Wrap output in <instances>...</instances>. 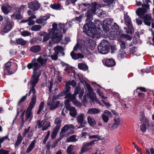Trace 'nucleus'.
Masks as SVG:
<instances>
[{
  "mask_svg": "<svg viewBox=\"0 0 154 154\" xmlns=\"http://www.w3.org/2000/svg\"><path fill=\"white\" fill-rule=\"evenodd\" d=\"M103 4H100L97 3L96 2H94L92 4V8L91 9H89L87 11L86 15L87 18L86 19V23L84 26V29L85 30V32H86L89 35L91 36L94 37V36H96L97 37H98L99 36V34L96 33L97 32L95 31V29H91L94 33L91 32V31H89V29H91V26H93L92 25V23L91 22V20L93 19V16L92 14H95L96 11L97 9L100 8L102 7H103Z\"/></svg>",
  "mask_w": 154,
  "mask_h": 154,
  "instance_id": "obj_1",
  "label": "nucleus"
},
{
  "mask_svg": "<svg viewBox=\"0 0 154 154\" xmlns=\"http://www.w3.org/2000/svg\"><path fill=\"white\" fill-rule=\"evenodd\" d=\"M40 66V65L38 63L36 59H33L31 62L27 65V66L29 69L33 68V75L32 76L30 81L31 86L29 92V96H30L31 93H35V91H36L35 87L38 82L39 76L41 74V70L37 71Z\"/></svg>",
  "mask_w": 154,
  "mask_h": 154,
  "instance_id": "obj_2",
  "label": "nucleus"
},
{
  "mask_svg": "<svg viewBox=\"0 0 154 154\" xmlns=\"http://www.w3.org/2000/svg\"><path fill=\"white\" fill-rule=\"evenodd\" d=\"M52 28L48 30V33H45L43 42L47 41L50 38L53 42L54 43L60 42L61 39L62 33L57 29V25L54 23L52 25Z\"/></svg>",
  "mask_w": 154,
  "mask_h": 154,
  "instance_id": "obj_3",
  "label": "nucleus"
},
{
  "mask_svg": "<svg viewBox=\"0 0 154 154\" xmlns=\"http://www.w3.org/2000/svg\"><path fill=\"white\" fill-rule=\"evenodd\" d=\"M144 4L142 5L141 8H139L136 11L137 14L141 19L144 20V22L146 25L150 26L151 23V17L149 14H146L148 10L149 9V5H148V0H143Z\"/></svg>",
  "mask_w": 154,
  "mask_h": 154,
  "instance_id": "obj_4",
  "label": "nucleus"
},
{
  "mask_svg": "<svg viewBox=\"0 0 154 154\" xmlns=\"http://www.w3.org/2000/svg\"><path fill=\"white\" fill-rule=\"evenodd\" d=\"M35 93L36 91H35V93H31V94H32V97L29 106L27 109L25 113V120H26L28 119H29V122L31 121L32 118V109L34 107L36 103V96L35 95Z\"/></svg>",
  "mask_w": 154,
  "mask_h": 154,
  "instance_id": "obj_5",
  "label": "nucleus"
},
{
  "mask_svg": "<svg viewBox=\"0 0 154 154\" xmlns=\"http://www.w3.org/2000/svg\"><path fill=\"white\" fill-rule=\"evenodd\" d=\"M3 28L2 30V32L7 33L12 29L14 26V23L8 18L4 19L2 23Z\"/></svg>",
  "mask_w": 154,
  "mask_h": 154,
  "instance_id": "obj_6",
  "label": "nucleus"
},
{
  "mask_svg": "<svg viewBox=\"0 0 154 154\" xmlns=\"http://www.w3.org/2000/svg\"><path fill=\"white\" fill-rule=\"evenodd\" d=\"M85 86L88 91V92L87 94L88 97L93 102L94 101L99 104L101 105V103L96 98L95 94L94 92V90L92 88L91 86L88 83L85 82Z\"/></svg>",
  "mask_w": 154,
  "mask_h": 154,
  "instance_id": "obj_7",
  "label": "nucleus"
},
{
  "mask_svg": "<svg viewBox=\"0 0 154 154\" xmlns=\"http://www.w3.org/2000/svg\"><path fill=\"white\" fill-rule=\"evenodd\" d=\"M57 97L55 96H50L48 100L47 104L49 107V109L52 110L57 108L60 103V101H55Z\"/></svg>",
  "mask_w": 154,
  "mask_h": 154,
  "instance_id": "obj_8",
  "label": "nucleus"
},
{
  "mask_svg": "<svg viewBox=\"0 0 154 154\" xmlns=\"http://www.w3.org/2000/svg\"><path fill=\"white\" fill-rule=\"evenodd\" d=\"M17 65L8 62L5 64L4 71L6 74L10 75L14 73L17 69Z\"/></svg>",
  "mask_w": 154,
  "mask_h": 154,
  "instance_id": "obj_9",
  "label": "nucleus"
},
{
  "mask_svg": "<svg viewBox=\"0 0 154 154\" xmlns=\"http://www.w3.org/2000/svg\"><path fill=\"white\" fill-rule=\"evenodd\" d=\"M92 23V25L93 26H91V29H95V31H96V32H97L96 33V34L97 33V34H99V36L98 37H97L96 36H94V37H92L90 35H88V33L86 32H85V30L84 29V28H83V32L85 33L87 35H88L89 36H90V37H91V38H98L100 37V34L99 33H98L97 31V29H96V28H99V27L101 25V22L99 20H95V21H94V23L93 22H91ZM89 31H91V32H93V31L92 30H91V29H89ZM94 33H94V32H93Z\"/></svg>",
  "mask_w": 154,
  "mask_h": 154,
  "instance_id": "obj_10",
  "label": "nucleus"
},
{
  "mask_svg": "<svg viewBox=\"0 0 154 154\" xmlns=\"http://www.w3.org/2000/svg\"><path fill=\"white\" fill-rule=\"evenodd\" d=\"M118 27L117 24L116 23H114L113 25L111 27V28L110 27L108 30L106 31L110 35L109 36L110 39H112L114 38L118 30Z\"/></svg>",
  "mask_w": 154,
  "mask_h": 154,
  "instance_id": "obj_11",
  "label": "nucleus"
},
{
  "mask_svg": "<svg viewBox=\"0 0 154 154\" xmlns=\"http://www.w3.org/2000/svg\"><path fill=\"white\" fill-rule=\"evenodd\" d=\"M98 51L100 53L102 54H105L107 52L109 49V47L107 45L102 42L98 45Z\"/></svg>",
  "mask_w": 154,
  "mask_h": 154,
  "instance_id": "obj_12",
  "label": "nucleus"
},
{
  "mask_svg": "<svg viewBox=\"0 0 154 154\" xmlns=\"http://www.w3.org/2000/svg\"><path fill=\"white\" fill-rule=\"evenodd\" d=\"M95 140L92 141L90 142L85 144L82 147L79 152L80 154H83L84 152L88 151L91 148Z\"/></svg>",
  "mask_w": 154,
  "mask_h": 154,
  "instance_id": "obj_13",
  "label": "nucleus"
},
{
  "mask_svg": "<svg viewBox=\"0 0 154 154\" xmlns=\"http://www.w3.org/2000/svg\"><path fill=\"white\" fill-rule=\"evenodd\" d=\"M76 95L74 94H71L70 93H69L66 94L65 97V98H68V99L65 101L64 104L65 106H67L68 108L69 107L70 105L69 103V102L70 101L73 102V100H75Z\"/></svg>",
  "mask_w": 154,
  "mask_h": 154,
  "instance_id": "obj_14",
  "label": "nucleus"
},
{
  "mask_svg": "<svg viewBox=\"0 0 154 154\" xmlns=\"http://www.w3.org/2000/svg\"><path fill=\"white\" fill-rule=\"evenodd\" d=\"M85 43L89 48L93 50L95 46L96 42L91 39L87 38L85 41Z\"/></svg>",
  "mask_w": 154,
  "mask_h": 154,
  "instance_id": "obj_15",
  "label": "nucleus"
},
{
  "mask_svg": "<svg viewBox=\"0 0 154 154\" xmlns=\"http://www.w3.org/2000/svg\"><path fill=\"white\" fill-rule=\"evenodd\" d=\"M28 7L34 11L38 9L40 7V5L36 1L29 2L28 4Z\"/></svg>",
  "mask_w": 154,
  "mask_h": 154,
  "instance_id": "obj_16",
  "label": "nucleus"
},
{
  "mask_svg": "<svg viewBox=\"0 0 154 154\" xmlns=\"http://www.w3.org/2000/svg\"><path fill=\"white\" fill-rule=\"evenodd\" d=\"M113 120L114 123L111 127L112 130H114L117 128L119 126L121 125L122 124V119L119 118H115Z\"/></svg>",
  "mask_w": 154,
  "mask_h": 154,
  "instance_id": "obj_17",
  "label": "nucleus"
},
{
  "mask_svg": "<svg viewBox=\"0 0 154 154\" xmlns=\"http://www.w3.org/2000/svg\"><path fill=\"white\" fill-rule=\"evenodd\" d=\"M50 17V16L48 15L41 16L38 19L36 20V22L37 23L40 24L43 26L46 23V20L49 19Z\"/></svg>",
  "mask_w": 154,
  "mask_h": 154,
  "instance_id": "obj_18",
  "label": "nucleus"
},
{
  "mask_svg": "<svg viewBox=\"0 0 154 154\" xmlns=\"http://www.w3.org/2000/svg\"><path fill=\"white\" fill-rule=\"evenodd\" d=\"M112 23V21L110 19H107L103 21V27L105 31L109 30Z\"/></svg>",
  "mask_w": 154,
  "mask_h": 154,
  "instance_id": "obj_19",
  "label": "nucleus"
},
{
  "mask_svg": "<svg viewBox=\"0 0 154 154\" xmlns=\"http://www.w3.org/2000/svg\"><path fill=\"white\" fill-rule=\"evenodd\" d=\"M70 55L72 58L74 60H77L79 58H83L84 56L81 53H76L73 51H72L70 53Z\"/></svg>",
  "mask_w": 154,
  "mask_h": 154,
  "instance_id": "obj_20",
  "label": "nucleus"
},
{
  "mask_svg": "<svg viewBox=\"0 0 154 154\" xmlns=\"http://www.w3.org/2000/svg\"><path fill=\"white\" fill-rule=\"evenodd\" d=\"M74 128L73 125H66L62 128L60 134V136L61 135H64V134L67 132L69 129L70 128Z\"/></svg>",
  "mask_w": 154,
  "mask_h": 154,
  "instance_id": "obj_21",
  "label": "nucleus"
},
{
  "mask_svg": "<svg viewBox=\"0 0 154 154\" xmlns=\"http://www.w3.org/2000/svg\"><path fill=\"white\" fill-rule=\"evenodd\" d=\"M70 26V24L69 23H66L62 24L59 23L58 24V26L61 30H63V33H65L66 32L68 27H67L68 25Z\"/></svg>",
  "mask_w": 154,
  "mask_h": 154,
  "instance_id": "obj_22",
  "label": "nucleus"
},
{
  "mask_svg": "<svg viewBox=\"0 0 154 154\" xmlns=\"http://www.w3.org/2000/svg\"><path fill=\"white\" fill-rule=\"evenodd\" d=\"M12 7L10 5H6L2 6V10L5 14H8L11 10Z\"/></svg>",
  "mask_w": 154,
  "mask_h": 154,
  "instance_id": "obj_23",
  "label": "nucleus"
},
{
  "mask_svg": "<svg viewBox=\"0 0 154 154\" xmlns=\"http://www.w3.org/2000/svg\"><path fill=\"white\" fill-rule=\"evenodd\" d=\"M65 106L66 107V109H68L69 111V114L71 116L73 117H75L77 114L75 108L71 107L70 105L68 108L67 106Z\"/></svg>",
  "mask_w": 154,
  "mask_h": 154,
  "instance_id": "obj_24",
  "label": "nucleus"
},
{
  "mask_svg": "<svg viewBox=\"0 0 154 154\" xmlns=\"http://www.w3.org/2000/svg\"><path fill=\"white\" fill-rule=\"evenodd\" d=\"M116 64L115 60L112 59L110 58L106 60L105 65L107 66L112 67L114 66Z\"/></svg>",
  "mask_w": 154,
  "mask_h": 154,
  "instance_id": "obj_25",
  "label": "nucleus"
},
{
  "mask_svg": "<svg viewBox=\"0 0 154 154\" xmlns=\"http://www.w3.org/2000/svg\"><path fill=\"white\" fill-rule=\"evenodd\" d=\"M61 122L62 121L60 118L58 117H56L54 122V123L56 125V126L54 128L60 130L61 127Z\"/></svg>",
  "mask_w": 154,
  "mask_h": 154,
  "instance_id": "obj_26",
  "label": "nucleus"
},
{
  "mask_svg": "<svg viewBox=\"0 0 154 154\" xmlns=\"http://www.w3.org/2000/svg\"><path fill=\"white\" fill-rule=\"evenodd\" d=\"M41 50L40 46L38 45L33 46L31 47L29 49V51L34 53H37L39 52Z\"/></svg>",
  "mask_w": 154,
  "mask_h": 154,
  "instance_id": "obj_27",
  "label": "nucleus"
},
{
  "mask_svg": "<svg viewBox=\"0 0 154 154\" xmlns=\"http://www.w3.org/2000/svg\"><path fill=\"white\" fill-rule=\"evenodd\" d=\"M42 123L43 124L42 128V130L43 131L46 130L48 127H50L51 126L50 122L49 121L42 120Z\"/></svg>",
  "mask_w": 154,
  "mask_h": 154,
  "instance_id": "obj_28",
  "label": "nucleus"
},
{
  "mask_svg": "<svg viewBox=\"0 0 154 154\" xmlns=\"http://www.w3.org/2000/svg\"><path fill=\"white\" fill-rule=\"evenodd\" d=\"M87 121L89 125L91 127L95 126L96 124V122L94 119L90 116L88 117Z\"/></svg>",
  "mask_w": 154,
  "mask_h": 154,
  "instance_id": "obj_29",
  "label": "nucleus"
},
{
  "mask_svg": "<svg viewBox=\"0 0 154 154\" xmlns=\"http://www.w3.org/2000/svg\"><path fill=\"white\" fill-rule=\"evenodd\" d=\"M124 19L125 21V23L127 26H132L131 23V18L130 17L127 15H124Z\"/></svg>",
  "mask_w": 154,
  "mask_h": 154,
  "instance_id": "obj_30",
  "label": "nucleus"
},
{
  "mask_svg": "<svg viewBox=\"0 0 154 154\" xmlns=\"http://www.w3.org/2000/svg\"><path fill=\"white\" fill-rule=\"evenodd\" d=\"M100 110L96 108H92L89 109L87 112V113L89 114H94L100 113Z\"/></svg>",
  "mask_w": 154,
  "mask_h": 154,
  "instance_id": "obj_31",
  "label": "nucleus"
},
{
  "mask_svg": "<svg viewBox=\"0 0 154 154\" xmlns=\"http://www.w3.org/2000/svg\"><path fill=\"white\" fill-rule=\"evenodd\" d=\"M35 18L36 16L35 15H32L29 17L27 20H26V22H28V24L29 26L33 25L34 24L35 21L32 19H35Z\"/></svg>",
  "mask_w": 154,
  "mask_h": 154,
  "instance_id": "obj_32",
  "label": "nucleus"
},
{
  "mask_svg": "<svg viewBox=\"0 0 154 154\" xmlns=\"http://www.w3.org/2000/svg\"><path fill=\"white\" fill-rule=\"evenodd\" d=\"M11 17L14 19H20L22 18V16L20 15V12L19 11L14 12L11 16Z\"/></svg>",
  "mask_w": 154,
  "mask_h": 154,
  "instance_id": "obj_33",
  "label": "nucleus"
},
{
  "mask_svg": "<svg viewBox=\"0 0 154 154\" xmlns=\"http://www.w3.org/2000/svg\"><path fill=\"white\" fill-rule=\"evenodd\" d=\"M85 117L84 114L82 113L78 115L77 117V121L78 123H83L85 122L84 118Z\"/></svg>",
  "mask_w": 154,
  "mask_h": 154,
  "instance_id": "obj_34",
  "label": "nucleus"
},
{
  "mask_svg": "<svg viewBox=\"0 0 154 154\" xmlns=\"http://www.w3.org/2000/svg\"><path fill=\"white\" fill-rule=\"evenodd\" d=\"M35 143L36 140H34L31 142V143L27 149L26 150V152L27 153L29 152L32 150L35 146Z\"/></svg>",
  "mask_w": 154,
  "mask_h": 154,
  "instance_id": "obj_35",
  "label": "nucleus"
},
{
  "mask_svg": "<svg viewBox=\"0 0 154 154\" xmlns=\"http://www.w3.org/2000/svg\"><path fill=\"white\" fill-rule=\"evenodd\" d=\"M47 59L43 56H40L36 60L37 61L42 65L45 64L46 62Z\"/></svg>",
  "mask_w": 154,
  "mask_h": 154,
  "instance_id": "obj_36",
  "label": "nucleus"
},
{
  "mask_svg": "<svg viewBox=\"0 0 154 154\" xmlns=\"http://www.w3.org/2000/svg\"><path fill=\"white\" fill-rule=\"evenodd\" d=\"M16 42L18 45L24 46L26 44V41L21 38H18L16 39Z\"/></svg>",
  "mask_w": 154,
  "mask_h": 154,
  "instance_id": "obj_37",
  "label": "nucleus"
},
{
  "mask_svg": "<svg viewBox=\"0 0 154 154\" xmlns=\"http://www.w3.org/2000/svg\"><path fill=\"white\" fill-rule=\"evenodd\" d=\"M70 87L68 84H66V87L64 88L63 91L59 94V96H63L64 94L69 92L70 91Z\"/></svg>",
  "mask_w": 154,
  "mask_h": 154,
  "instance_id": "obj_38",
  "label": "nucleus"
},
{
  "mask_svg": "<svg viewBox=\"0 0 154 154\" xmlns=\"http://www.w3.org/2000/svg\"><path fill=\"white\" fill-rule=\"evenodd\" d=\"M50 7L56 10H60L62 9L61 5L59 3L54 4L51 5Z\"/></svg>",
  "mask_w": 154,
  "mask_h": 154,
  "instance_id": "obj_39",
  "label": "nucleus"
},
{
  "mask_svg": "<svg viewBox=\"0 0 154 154\" xmlns=\"http://www.w3.org/2000/svg\"><path fill=\"white\" fill-rule=\"evenodd\" d=\"M140 120L142 123H147L148 120L145 117L144 112H141L140 113Z\"/></svg>",
  "mask_w": 154,
  "mask_h": 154,
  "instance_id": "obj_40",
  "label": "nucleus"
},
{
  "mask_svg": "<svg viewBox=\"0 0 154 154\" xmlns=\"http://www.w3.org/2000/svg\"><path fill=\"white\" fill-rule=\"evenodd\" d=\"M54 50L55 53L58 54L59 53H60L62 51H63L64 50V48L63 46H58L55 47L54 48Z\"/></svg>",
  "mask_w": 154,
  "mask_h": 154,
  "instance_id": "obj_41",
  "label": "nucleus"
},
{
  "mask_svg": "<svg viewBox=\"0 0 154 154\" xmlns=\"http://www.w3.org/2000/svg\"><path fill=\"white\" fill-rule=\"evenodd\" d=\"M23 138L22 136L21 135L20 133L19 134L17 137V140L16 142L15 143V146H17L19 145L21 143V142Z\"/></svg>",
  "mask_w": 154,
  "mask_h": 154,
  "instance_id": "obj_42",
  "label": "nucleus"
},
{
  "mask_svg": "<svg viewBox=\"0 0 154 154\" xmlns=\"http://www.w3.org/2000/svg\"><path fill=\"white\" fill-rule=\"evenodd\" d=\"M78 67L80 69L86 70L88 69V66L85 63H79L78 64Z\"/></svg>",
  "mask_w": 154,
  "mask_h": 154,
  "instance_id": "obj_43",
  "label": "nucleus"
},
{
  "mask_svg": "<svg viewBox=\"0 0 154 154\" xmlns=\"http://www.w3.org/2000/svg\"><path fill=\"white\" fill-rule=\"evenodd\" d=\"M59 130V129L54 128L51 135V139H54L56 138L57 133Z\"/></svg>",
  "mask_w": 154,
  "mask_h": 154,
  "instance_id": "obj_44",
  "label": "nucleus"
},
{
  "mask_svg": "<svg viewBox=\"0 0 154 154\" xmlns=\"http://www.w3.org/2000/svg\"><path fill=\"white\" fill-rule=\"evenodd\" d=\"M128 29L126 28H124V29H126V33L128 34H131L134 33V30L132 27V26H131V27L129 26H128Z\"/></svg>",
  "mask_w": 154,
  "mask_h": 154,
  "instance_id": "obj_45",
  "label": "nucleus"
},
{
  "mask_svg": "<svg viewBox=\"0 0 154 154\" xmlns=\"http://www.w3.org/2000/svg\"><path fill=\"white\" fill-rule=\"evenodd\" d=\"M41 26L39 25H34L31 27V30L34 31H38L41 28Z\"/></svg>",
  "mask_w": 154,
  "mask_h": 154,
  "instance_id": "obj_46",
  "label": "nucleus"
},
{
  "mask_svg": "<svg viewBox=\"0 0 154 154\" xmlns=\"http://www.w3.org/2000/svg\"><path fill=\"white\" fill-rule=\"evenodd\" d=\"M7 140L8 142H9L10 140V139L8 138V136L7 135L0 138V144L1 145V144L3 142Z\"/></svg>",
  "mask_w": 154,
  "mask_h": 154,
  "instance_id": "obj_47",
  "label": "nucleus"
},
{
  "mask_svg": "<svg viewBox=\"0 0 154 154\" xmlns=\"http://www.w3.org/2000/svg\"><path fill=\"white\" fill-rule=\"evenodd\" d=\"M67 142H74L77 141V140L75 138V136L72 135L67 140Z\"/></svg>",
  "mask_w": 154,
  "mask_h": 154,
  "instance_id": "obj_48",
  "label": "nucleus"
},
{
  "mask_svg": "<svg viewBox=\"0 0 154 154\" xmlns=\"http://www.w3.org/2000/svg\"><path fill=\"white\" fill-rule=\"evenodd\" d=\"M121 38H122L123 39H125L126 40H131L132 39V37L131 36L128 35H125L124 34H123L121 35Z\"/></svg>",
  "mask_w": 154,
  "mask_h": 154,
  "instance_id": "obj_49",
  "label": "nucleus"
},
{
  "mask_svg": "<svg viewBox=\"0 0 154 154\" xmlns=\"http://www.w3.org/2000/svg\"><path fill=\"white\" fill-rule=\"evenodd\" d=\"M65 82L66 84H68L69 85H71L73 87H75L76 85V83L73 80H72L71 81L69 82L66 81Z\"/></svg>",
  "mask_w": 154,
  "mask_h": 154,
  "instance_id": "obj_50",
  "label": "nucleus"
},
{
  "mask_svg": "<svg viewBox=\"0 0 154 154\" xmlns=\"http://www.w3.org/2000/svg\"><path fill=\"white\" fill-rule=\"evenodd\" d=\"M62 137H61L60 136V137L58 139H57V140H56L55 141H54V142H53L52 143V144H51V147L52 148H54L56 147V146L57 145V144L58 142L60 140H61V139H62Z\"/></svg>",
  "mask_w": 154,
  "mask_h": 154,
  "instance_id": "obj_51",
  "label": "nucleus"
},
{
  "mask_svg": "<svg viewBox=\"0 0 154 154\" xmlns=\"http://www.w3.org/2000/svg\"><path fill=\"white\" fill-rule=\"evenodd\" d=\"M44 103L43 102H42L40 103L39 105L38 110L37 112V114H39L40 113L41 111L44 108Z\"/></svg>",
  "mask_w": 154,
  "mask_h": 154,
  "instance_id": "obj_52",
  "label": "nucleus"
},
{
  "mask_svg": "<svg viewBox=\"0 0 154 154\" xmlns=\"http://www.w3.org/2000/svg\"><path fill=\"white\" fill-rule=\"evenodd\" d=\"M73 146L72 145H70L69 146L67 149V152L68 154H72V151L73 150Z\"/></svg>",
  "mask_w": 154,
  "mask_h": 154,
  "instance_id": "obj_53",
  "label": "nucleus"
},
{
  "mask_svg": "<svg viewBox=\"0 0 154 154\" xmlns=\"http://www.w3.org/2000/svg\"><path fill=\"white\" fill-rule=\"evenodd\" d=\"M109 116H107L105 114H103L102 115V118L103 121L106 123H107L108 122L109 120Z\"/></svg>",
  "mask_w": 154,
  "mask_h": 154,
  "instance_id": "obj_54",
  "label": "nucleus"
},
{
  "mask_svg": "<svg viewBox=\"0 0 154 154\" xmlns=\"http://www.w3.org/2000/svg\"><path fill=\"white\" fill-rule=\"evenodd\" d=\"M146 154H154V149L153 148L150 149H146Z\"/></svg>",
  "mask_w": 154,
  "mask_h": 154,
  "instance_id": "obj_55",
  "label": "nucleus"
},
{
  "mask_svg": "<svg viewBox=\"0 0 154 154\" xmlns=\"http://www.w3.org/2000/svg\"><path fill=\"white\" fill-rule=\"evenodd\" d=\"M126 54L125 52L123 50H120L119 53V57L123 58Z\"/></svg>",
  "mask_w": 154,
  "mask_h": 154,
  "instance_id": "obj_56",
  "label": "nucleus"
},
{
  "mask_svg": "<svg viewBox=\"0 0 154 154\" xmlns=\"http://www.w3.org/2000/svg\"><path fill=\"white\" fill-rule=\"evenodd\" d=\"M120 45L122 49L121 50H123L126 47V43L124 41H120Z\"/></svg>",
  "mask_w": 154,
  "mask_h": 154,
  "instance_id": "obj_57",
  "label": "nucleus"
},
{
  "mask_svg": "<svg viewBox=\"0 0 154 154\" xmlns=\"http://www.w3.org/2000/svg\"><path fill=\"white\" fill-rule=\"evenodd\" d=\"M58 54L55 53L54 51V53H53L52 54L50 57H51V59L54 60H57L58 58Z\"/></svg>",
  "mask_w": 154,
  "mask_h": 154,
  "instance_id": "obj_58",
  "label": "nucleus"
},
{
  "mask_svg": "<svg viewBox=\"0 0 154 154\" xmlns=\"http://www.w3.org/2000/svg\"><path fill=\"white\" fill-rule=\"evenodd\" d=\"M50 131H48V132L47 134L44 139L43 140V143L44 144H45L46 142L47 141L48 139V138L50 135Z\"/></svg>",
  "mask_w": 154,
  "mask_h": 154,
  "instance_id": "obj_59",
  "label": "nucleus"
},
{
  "mask_svg": "<svg viewBox=\"0 0 154 154\" xmlns=\"http://www.w3.org/2000/svg\"><path fill=\"white\" fill-rule=\"evenodd\" d=\"M116 0H103V2L107 4L108 5H110L113 4L114 1Z\"/></svg>",
  "mask_w": 154,
  "mask_h": 154,
  "instance_id": "obj_60",
  "label": "nucleus"
},
{
  "mask_svg": "<svg viewBox=\"0 0 154 154\" xmlns=\"http://www.w3.org/2000/svg\"><path fill=\"white\" fill-rule=\"evenodd\" d=\"M42 121H40V120H38L36 121L37 125L36 127H38V128H40L41 127H42L43 124L42 123Z\"/></svg>",
  "mask_w": 154,
  "mask_h": 154,
  "instance_id": "obj_61",
  "label": "nucleus"
},
{
  "mask_svg": "<svg viewBox=\"0 0 154 154\" xmlns=\"http://www.w3.org/2000/svg\"><path fill=\"white\" fill-rule=\"evenodd\" d=\"M31 33L29 32L28 31H24L21 32V35L23 36H26L29 35Z\"/></svg>",
  "mask_w": 154,
  "mask_h": 154,
  "instance_id": "obj_62",
  "label": "nucleus"
},
{
  "mask_svg": "<svg viewBox=\"0 0 154 154\" xmlns=\"http://www.w3.org/2000/svg\"><path fill=\"white\" fill-rule=\"evenodd\" d=\"M27 95L28 94H27L25 96H23L22 97V98L20 99V100L18 102V105H20L21 103L23 102L25 100Z\"/></svg>",
  "mask_w": 154,
  "mask_h": 154,
  "instance_id": "obj_63",
  "label": "nucleus"
},
{
  "mask_svg": "<svg viewBox=\"0 0 154 154\" xmlns=\"http://www.w3.org/2000/svg\"><path fill=\"white\" fill-rule=\"evenodd\" d=\"M9 151L3 149H0V154H8Z\"/></svg>",
  "mask_w": 154,
  "mask_h": 154,
  "instance_id": "obj_64",
  "label": "nucleus"
}]
</instances>
